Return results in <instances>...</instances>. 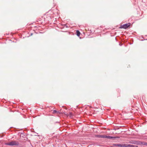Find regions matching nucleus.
Segmentation results:
<instances>
[{
	"mask_svg": "<svg viewBox=\"0 0 147 147\" xmlns=\"http://www.w3.org/2000/svg\"><path fill=\"white\" fill-rule=\"evenodd\" d=\"M6 145L10 146H13L14 145H18V142L15 141H12L9 143H7L5 144Z\"/></svg>",
	"mask_w": 147,
	"mask_h": 147,
	"instance_id": "1",
	"label": "nucleus"
},
{
	"mask_svg": "<svg viewBox=\"0 0 147 147\" xmlns=\"http://www.w3.org/2000/svg\"><path fill=\"white\" fill-rule=\"evenodd\" d=\"M130 24L129 23L123 24L121 26V28L126 29L130 26Z\"/></svg>",
	"mask_w": 147,
	"mask_h": 147,
	"instance_id": "2",
	"label": "nucleus"
},
{
	"mask_svg": "<svg viewBox=\"0 0 147 147\" xmlns=\"http://www.w3.org/2000/svg\"><path fill=\"white\" fill-rule=\"evenodd\" d=\"M118 146H119L122 147H128V146L127 145H126L125 144H119L118 145Z\"/></svg>",
	"mask_w": 147,
	"mask_h": 147,
	"instance_id": "3",
	"label": "nucleus"
},
{
	"mask_svg": "<svg viewBox=\"0 0 147 147\" xmlns=\"http://www.w3.org/2000/svg\"><path fill=\"white\" fill-rule=\"evenodd\" d=\"M105 138H107L109 139H115V137L107 136L106 135Z\"/></svg>",
	"mask_w": 147,
	"mask_h": 147,
	"instance_id": "4",
	"label": "nucleus"
},
{
	"mask_svg": "<svg viewBox=\"0 0 147 147\" xmlns=\"http://www.w3.org/2000/svg\"><path fill=\"white\" fill-rule=\"evenodd\" d=\"M105 135H99L98 136L100 138H105Z\"/></svg>",
	"mask_w": 147,
	"mask_h": 147,
	"instance_id": "5",
	"label": "nucleus"
},
{
	"mask_svg": "<svg viewBox=\"0 0 147 147\" xmlns=\"http://www.w3.org/2000/svg\"><path fill=\"white\" fill-rule=\"evenodd\" d=\"M76 33H77V35L78 36H79L80 34V32L78 30H77L76 31Z\"/></svg>",
	"mask_w": 147,
	"mask_h": 147,
	"instance_id": "6",
	"label": "nucleus"
},
{
	"mask_svg": "<svg viewBox=\"0 0 147 147\" xmlns=\"http://www.w3.org/2000/svg\"><path fill=\"white\" fill-rule=\"evenodd\" d=\"M53 113H55L57 112V111L56 110H53Z\"/></svg>",
	"mask_w": 147,
	"mask_h": 147,
	"instance_id": "7",
	"label": "nucleus"
}]
</instances>
